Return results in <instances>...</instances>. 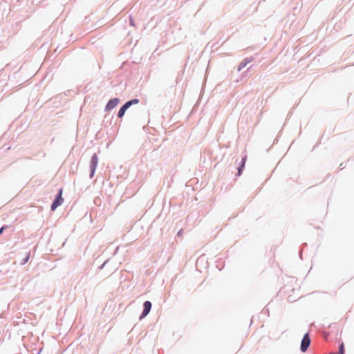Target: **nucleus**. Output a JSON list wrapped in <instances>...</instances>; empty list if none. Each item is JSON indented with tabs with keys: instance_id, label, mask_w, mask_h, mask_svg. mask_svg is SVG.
I'll use <instances>...</instances> for the list:
<instances>
[{
	"instance_id": "5",
	"label": "nucleus",
	"mask_w": 354,
	"mask_h": 354,
	"mask_svg": "<svg viewBox=\"0 0 354 354\" xmlns=\"http://www.w3.org/2000/svg\"><path fill=\"white\" fill-rule=\"evenodd\" d=\"M151 308V303L149 301H146L144 303V310L142 313L141 317H144L148 315Z\"/></svg>"
},
{
	"instance_id": "9",
	"label": "nucleus",
	"mask_w": 354,
	"mask_h": 354,
	"mask_svg": "<svg viewBox=\"0 0 354 354\" xmlns=\"http://www.w3.org/2000/svg\"><path fill=\"white\" fill-rule=\"evenodd\" d=\"M7 227V226H3L0 228V234L3 233V230Z\"/></svg>"
},
{
	"instance_id": "10",
	"label": "nucleus",
	"mask_w": 354,
	"mask_h": 354,
	"mask_svg": "<svg viewBox=\"0 0 354 354\" xmlns=\"http://www.w3.org/2000/svg\"><path fill=\"white\" fill-rule=\"evenodd\" d=\"M29 256H30V255L28 254V255L26 257V260H25V262H27V261H28V259H29Z\"/></svg>"
},
{
	"instance_id": "6",
	"label": "nucleus",
	"mask_w": 354,
	"mask_h": 354,
	"mask_svg": "<svg viewBox=\"0 0 354 354\" xmlns=\"http://www.w3.org/2000/svg\"><path fill=\"white\" fill-rule=\"evenodd\" d=\"M119 102V100L118 98H114L113 100H109L106 106V110H111L115 108Z\"/></svg>"
},
{
	"instance_id": "8",
	"label": "nucleus",
	"mask_w": 354,
	"mask_h": 354,
	"mask_svg": "<svg viewBox=\"0 0 354 354\" xmlns=\"http://www.w3.org/2000/svg\"><path fill=\"white\" fill-rule=\"evenodd\" d=\"M330 354H344V344H342L339 346V353H330Z\"/></svg>"
},
{
	"instance_id": "1",
	"label": "nucleus",
	"mask_w": 354,
	"mask_h": 354,
	"mask_svg": "<svg viewBox=\"0 0 354 354\" xmlns=\"http://www.w3.org/2000/svg\"><path fill=\"white\" fill-rule=\"evenodd\" d=\"M138 102H139V100H137V99H133V100H130V101H129V102H126V103H125V104H124V105H123V106L120 109V110H119V111H118V117H119V118H122V117L124 115V113H125L126 110H127V109L130 106H131L132 104H138Z\"/></svg>"
},
{
	"instance_id": "7",
	"label": "nucleus",
	"mask_w": 354,
	"mask_h": 354,
	"mask_svg": "<svg viewBox=\"0 0 354 354\" xmlns=\"http://www.w3.org/2000/svg\"><path fill=\"white\" fill-rule=\"evenodd\" d=\"M245 159H246V156H245L242 159V164H241V166L239 168L238 175H241V170H242V168L244 167Z\"/></svg>"
},
{
	"instance_id": "4",
	"label": "nucleus",
	"mask_w": 354,
	"mask_h": 354,
	"mask_svg": "<svg viewBox=\"0 0 354 354\" xmlns=\"http://www.w3.org/2000/svg\"><path fill=\"white\" fill-rule=\"evenodd\" d=\"M97 162L98 158L97 155L95 153L93 155L91 160V176H93L95 173V170L97 167Z\"/></svg>"
},
{
	"instance_id": "3",
	"label": "nucleus",
	"mask_w": 354,
	"mask_h": 354,
	"mask_svg": "<svg viewBox=\"0 0 354 354\" xmlns=\"http://www.w3.org/2000/svg\"><path fill=\"white\" fill-rule=\"evenodd\" d=\"M310 344V339L308 333L305 334L301 343V351L305 352Z\"/></svg>"
},
{
	"instance_id": "2",
	"label": "nucleus",
	"mask_w": 354,
	"mask_h": 354,
	"mask_svg": "<svg viewBox=\"0 0 354 354\" xmlns=\"http://www.w3.org/2000/svg\"><path fill=\"white\" fill-rule=\"evenodd\" d=\"M62 189L59 190L58 194L57 195L55 199L51 205V209L54 211L58 206L61 205L64 202V198L62 197Z\"/></svg>"
}]
</instances>
